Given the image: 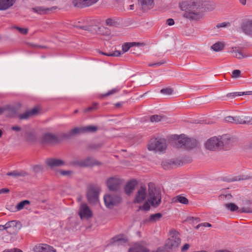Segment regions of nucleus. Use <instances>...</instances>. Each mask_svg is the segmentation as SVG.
<instances>
[{
  "label": "nucleus",
  "mask_w": 252,
  "mask_h": 252,
  "mask_svg": "<svg viewBox=\"0 0 252 252\" xmlns=\"http://www.w3.org/2000/svg\"><path fill=\"white\" fill-rule=\"evenodd\" d=\"M166 117L163 115H154L150 117V121L152 123H158L164 121Z\"/></svg>",
  "instance_id": "obj_32"
},
{
  "label": "nucleus",
  "mask_w": 252,
  "mask_h": 252,
  "mask_svg": "<svg viewBox=\"0 0 252 252\" xmlns=\"http://www.w3.org/2000/svg\"><path fill=\"white\" fill-rule=\"evenodd\" d=\"M79 215L82 219L84 218L89 219L93 216L92 211L86 204L81 205Z\"/></svg>",
  "instance_id": "obj_16"
},
{
  "label": "nucleus",
  "mask_w": 252,
  "mask_h": 252,
  "mask_svg": "<svg viewBox=\"0 0 252 252\" xmlns=\"http://www.w3.org/2000/svg\"><path fill=\"white\" fill-rule=\"evenodd\" d=\"M130 43H133L132 45V47L134 46H142V45H143L144 44L143 43H140V42H130Z\"/></svg>",
  "instance_id": "obj_61"
},
{
  "label": "nucleus",
  "mask_w": 252,
  "mask_h": 252,
  "mask_svg": "<svg viewBox=\"0 0 252 252\" xmlns=\"http://www.w3.org/2000/svg\"><path fill=\"white\" fill-rule=\"evenodd\" d=\"M14 28L17 29L21 33L23 34H26L28 32V29L27 28H23L19 27H15Z\"/></svg>",
  "instance_id": "obj_46"
},
{
  "label": "nucleus",
  "mask_w": 252,
  "mask_h": 252,
  "mask_svg": "<svg viewBox=\"0 0 252 252\" xmlns=\"http://www.w3.org/2000/svg\"><path fill=\"white\" fill-rule=\"evenodd\" d=\"M12 250V252H23V251L22 250L17 249V248H15V249H13Z\"/></svg>",
  "instance_id": "obj_63"
},
{
  "label": "nucleus",
  "mask_w": 252,
  "mask_h": 252,
  "mask_svg": "<svg viewBox=\"0 0 252 252\" xmlns=\"http://www.w3.org/2000/svg\"><path fill=\"white\" fill-rule=\"evenodd\" d=\"M5 111H6L7 116L9 117H14L18 113V109L16 107L10 105L5 106Z\"/></svg>",
  "instance_id": "obj_27"
},
{
  "label": "nucleus",
  "mask_w": 252,
  "mask_h": 252,
  "mask_svg": "<svg viewBox=\"0 0 252 252\" xmlns=\"http://www.w3.org/2000/svg\"><path fill=\"white\" fill-rule=\"evenodd\" d=\"M31 202L28 200H23L20 202L16 206V209L17 211H20L22 210L24 207L27 205L30 204Z\"/></svg>",
  "instance_id": "obj_35"
},
{
  "label": "nucleus",
  "mask_w": 252,
  "mask_h": 252,
  "mask_svg": "<svg viewBox=\"0 0 252 252\" xmlns=\"http://www.w3.org/2000/svg\"><path fill=\"white\" fill-rule=\"evenodd\" d=\"M148 202L151 205L156 208L161 203V195L160 189L156 187L154 183L150 182L148 185Z\"/></svg>",
  "instance_id": "obj_2"
},
{
  "label": "nucleus",
  "mask_w": 252,
  "mask_h": 252,
  "mask_svg": "<svg viewBox=\"0 0 252 252\" xmlns=\"http://www.w3.org/2000/svg\"><path fill=\"white\" fill-rule=\"evenodd\" d=\"M251 94H252V91L229 93L226 95V96L228 97L234 98L237 96H241L243 95H251Z\"/></svg>",
  "instance_id": "obj_31"
},
{
  "label": "nucleus",
  "mask_w": 252,
  "mask_h": 252,
  "mask_svg": "<svg viewBox=\"0 0 252 252\" xmlns=\"http://www.w3.org/2000/svg\"><path fill=\"white\" fill-rule=\"evenodd\" d=\"M147 194L146 187L145 186H141L135 194L133 202L134 203H141L143 202L146 199Z\"/></svg>",
  "instance_id": "obj_12"
},
{
  "label": "nucleus",
  "mask_w": 252,
  "mask_h": 252,
  "mask_svg": "<svg viewBox=\"0 0 252 252\" xmlns=\"http://www.w3.org/2000/svg\"><path fill=\"white\" fill-rule=\"evenodd\" d=\"M11 129L14 131H19L21 130V127L18 126H14L11 127Z\"/></svg>",
  "instance_id": "obj_58"
},
{
  "label": "nucleus",
  "mask_w": 252,
  "mask_h": 252,
  "mask_svg": "<svg viewBox=\"0 0 252 252\" xmlns=\"http://www.w3.org/2000/svg\"><path fill=\"white\" fill-rule=\"evenodd\" d=\"M221 139L222 144V149L229 148L232 146L237 141L236 138L227 134L221 136Z\"/></svg>",
  "instance_id": "obj_14"
},
{
  "label": "nucleus",
  "mask_w": 252,
  "mask_h": 252,
  "mask_svg": "<svg viewBox=\"0 0 252 252\" xmlns=\"http://www.w3.org/2000/svg\"><path fill=\"white\" fill-rule=\"evenodd\" d=\"M121 197L119 195L107 194L104 196L105 206L110 209L119 204L121 202Z\"/></svg>",
  "instance_id": "obj_10"
},
{
  "label": "nucleus",
  "mask_w": 252,
  "mask_h": 252,
  "mask_svg": "<svg viewBox=\"0 0 252 252\" xmlns=\"http://www.w3.org/2000/svg\"><path fill=\"white\" fill-rule=\"evenodd\" d=\"M30 46L35 48H43L46 49L47 47L45 46L40 45L38 44H30Z\"/></svg>",
  "instance_id": "obj_53"
},
{
  "label": "nucleus",
  "mask_w": 252,
  "mask_h": 252,
  "mask_svg": "<svg viewBox=\"0 0 252 252\" xmlns=\"http://www.w3.org/2000/svg\"><path fill=\"white\" fill-rule=\"evenodd\" d=\"M94 30L97 33L101 34L109 35L110 33V30L104 27H97L95 26L93 28Z\"/></svg>",
  "instance_id": "obj_29"
},
{
  "label": "nucleus",
  "mask_w": 252,
  "mask_h": 252,
  "mask_svg": "<svg viewBox=\"0 0 252 252\" xmlns=\"http://www.w3.org/2000/svg\"><path fill=\"white\" fill-rule=\"evenodd\" d=\"M100 188L97 186H91L87 190L86 196L90 204L95 205L98 202Z\"/></svg>",
  "instance_id": "obj_6"
},
{
  "label": "nucleus",
  "mask_w": 252,
  "mask_h": 252,
  "mask_svg": "<svg viewBox=\"0 0 252 252\" xmlns=\"http://www.w3.org/2000/svg\"><path fill=\"white\" fill-rule=\"evenodd\" d=\"M5 111V106L0 107V115L2 114Z\"/></svg>",
  "instance_id": "obj_62"
},
{
  "label": "nucleus",
  "mask_w": 252,
  "mask_h": 252,
  "mask_svg": "<svg viewBox=\"0 0 252 252\" xmlns=\"http://www.w3.org/2000/svg\"><path fill=\"white\" fill-rule=\"evenodd\" d=\"M165 63V61H161V62H157L156 63H149L148 65L151 67L159 66L162 65V64L164 63Z\"/></svg>",
  "instance_id": "obj_50"
},
{
  "label": "nucleus",
  "mask_w": 252,
  "mask_h": 252,
  "mask_svg": "<svg viewBox=\"0 0 252 252\" xmlns=\"http://www.w3.org/2000/svg\"><path fill=\"white\" fill-rule=\"evenodd\" d=\"M6 175L9 176H13L15 177H17L19 176H24L27 174L26 173H21V172H18L16 171H13V172H10L7 173Z\"/></svg>",
  "instance_id": "obj_37"
},
{
  "label": "nucleus",
  "mask_w": 252,
  "mask_h": 252,
  "mask_svg": "<svg viewBox=\"0 0 252 252\" xmlns=\"http://www.w3.org/2000/svg\"><path fill=\"white\" fill-rule=\"evenodd\" d=\"M138 2L143 11L153 8L155 5L154 0H138Z\"/></svg>",
  "instance_id": "obj_23"
},
{
  "label": "nucleus",
  "mask_w": 252,
  "mask_h": 252,
  "mask_svg": "<svg viewBox=\"0 0 252 252\" xmlns=\"http://www.w3.org/2000/svg\"><path fill=\"white\" fill-rule=\"evenodd\" d=\"M39 112V109L37 107H35L23 114L18 115V117L20 120H28L33 116L38 115Z\"/></svg>",
  "instance_id": "obj_17"
},
{
  "label": "nucleus",
  "mask_w": 252,
  "mask_h": 252,
  "mask_svg": "<svg viewBox=\"0 0 252 252\" xmlns=\"http://www.w3.org/2000/svg\"><path fill=\"white\" fill-rule=\"evenodd\" d=\"M225 207L232 212L235 211L238 209V206L234 203H232L225 204Z\"/></svg>",
  "instance_id": "obj_36"
},
{
  "label": "nucleus",
  "mask_w": 252,
  "mask_h": 252,
  "mask_svg": "<svg viewBox=\"0 0 252 252\" xmlns=\"http://www.w3.org/2000/svg\"><path fill=\"white\" fill-rule=\"evenodd\" d=\"M224 120L225 122L234 124L235 117L227 116L225 118Z\"/></svg>",
  "instance_id": "obj_49"
},
{
  "label": "nucleus",
  "mask_w": 252,
  "mask_h": 252,
  "mask_svg": "<svg viewBox=\"0 0 252 252\" xmlns=\"http://www.w3.org/2000/svg\"><path fill=\"white\" fill-rule=\"evenodd\" d=\"M119 89H117V88H115V89H113L109 91H108L107 93L105 94H102V96L103 97H104V96H109V95H112L113 94H114L115 93H117L119 92Z\"/></svg>",
  "instance_id": "obj_41"
},
{
  "label": "nucleus",
  "mask_w": 252,
  "mask_h": 252,
  "mask_svg": "<svg viewBox=\"0 0 252 252\" xmlns=\"http://www.w3.org/2000/svg\"><path fill=\"white\" fill-rule=\"evenodd\" d=\"M150 206L148 202H146L142 206L139 207V209L148 211L150 209Z\"/></svg>",
  "instance_id": "obj_47"
},
{
  "label": "nucleus",
  "mask_w": 252,
  "mask_h": 252,
  "mask_svg": "<svg viewBox=\"0 0 252 252\" xmlns=\"http://www.w3.org/2000/svg\"><path fill=\"white\" fill-rule=\"evenodd\" d=\"M189 244H185L181 248V251L182 252H185L187 251L189 248Z\"/></svg>",
  "instance_id": "obj_56"
},
{
  "label": "nucleus",
  "mask_w": 252,
  "mask_h": 252,
  "mask_svg": "<svg viewBox=\"0 0 252 252\" xmlns=\"http://www.w3.org/2000/svg\"><path fill=\"white\" fill-rule=\"evenodd\" d=\"M238 212L240 213H252V209L249 208V207H243L241 208L240 210H239Z\"/></svg>",
  "instance_id": "obj_42"
},
{
  "label": "nucleus",
  "mask_w": 252,
  "mask_h": 252,
  "mask_svg": "<svg viewBox=\"0 0 252 252\" xmlns=\"http://www.w3.org/2000/svg\"><path fill=\"white\" fill-rule=\"evenodd\" d=\"M101 163L99 161L90 157L87 158L85 159L82 160V167L99 165Z\"/></svg>",
  "instance_id": "obj_24"
},
{
  "label": "nucleus",
  "mask_w": 252,
  "mask_h": 252,
  "mask_svg": "<svg viewBox=\"0 0 252 252\" xmlns=\"http://www.w3.org/2000/svg\"><path fill=\"white\" fill-rule=\"evenodd\" d=\"M123 183V180L116 176L108 178L106 182L108 188L112 191L118 190Z\"/></svg>",
  "instance_id": "obj_11"
},
{
  "label": "nucleus",
  "mask_w": 252,
  "mask_h": 252,
  "mask_svg": "<svg viewBox=\"0 0 252 252\" xmlns=\"http://www.w3.org/2000/svg\"><path fill=\"white\" fill-rule=\"evenodd\" d=\"M138 182L135 179L131 180L128 181L124 187V191L126 194L130 195L135 189Z\"/></svg>",
  "instance_id": "obj_21"
},
{
  "label": "nucleus",
  "mask_w": 252,
  "mask_h": 252,
  "mask_svg": "<svg viewBox=\"0 0 252 252\" xmlns=\"http://www.w3.org/2000/svg\"><path fill=\"white\" fill-rule=\"evenodd\" d=\"M97 127L94 126H88L85 127H75L68 132L63 134L62 137L65 139H70L73 136L87 132H95Z\"/></svg>",
  "instance_id": "obj_3"
},
{
  "label": "nucleus",
  "mask_w": 252,
  "mask_h": 252,
  "mask_svg": "<svg viewBox=\"0 0 252 252\" xmlns=\"http://www.w3.org/2000/svg\"><path fill=\"white\" fill-rule=\"evenodd\" d=\"M33 170L35 172H38L42 170V167L41 165H36L33 166Z\"/></svg>",
  "instance_id": "obj_54"
},
{
  "label": "nucleus",
  "mask_w": 252,
  "mask_h": 252,
  "mask_svg": "<svg viewBox=\"0 0 252 252\" xmlns=\"http://www.w3.org/2000/svg\"><path fill=\"white\" fill-rule=\"evenodd\" d=\"M166 142L163 138H152L150 140L148 149L150 151H153L155 153H162L166 149Z\"/></svg>",
  "instance_id": "obj_4"
},
{
  "label": "nucleus",
  "mask_w": 252,
  "mask_h": 252,
  "mask_svg": "<svg viewBox=\"0 0 252 252\" xmlns=\"http://www.w3.org/2000/svg\"><path fill=\"white\" fill-rule=\"evenodd\" d=\"M77 28L90 32L93 31V27L90 26H76Z\"/></svg>",
  "instance_id": "obj_45"
},
{
  "label": "nucleus",
  "mask_w": 252,
  "mask_h": 252,
  "mask_svg": "<svg viewBox=\"0 0 252 252\" xmlns=\"http://www.w3.org/2000/svg\"><path fill=\"white\" fill-rule=\"evenodd\" d=\"M133 43H130V42H126L124 43L122 45V50L123 53H125L127 52L130 47H132Z\"/></svg>",
  "instance_id": "obj_40"
},
{
  "label": "nucleus",
  "mask_w": 252,
  "mask_h": 252,
  "mask_svg": "<svg viewBox=\"0 0 252 252\" xmlns=\"http://www.w3.org/2000/svg\"><path fill=\"white\" fill-rule=\"evenodd\" d=\"M239 1L243 5H245L246 4V0H239Z\"/></svg>",
  "instance_id": "obj_64"
},
{
  "label": "nucleus",
  "mask_w": 252,
  "mask_h": 252,
  "mask_svg": "<svg viewBox=\"0 0 252 252\" xmlns=\"http://www.w3.org/2000/svg\"><path fill=\"white\" fill-rule=\"evenodd\" d=\"M98 0H73L72 3L75 7H84L92 5Z\"/></svg>",
  "instance_id": "obj_20"
},
{
  "label": "nucleus",
  "mask_w": 252,
  "mask_h": 252,
  "mask_svg": "<svg viewBox=\"0 0 252 252\" xmlns=\"http://www.w3.org/2000/svg\"><path fill=\"white\" fill-rule=\"evenodd\" d=\"M241 71L236 69L232 71V77L234 78H238L240 76Z\"/></svg>",
  "instance_id": "obj_48"
},
{
  "label": "nucleus",
  "mask_w": 252,
  "mask_h": 252,
  "mask_svg": "<svg viewBox=\"0 0 252 252\" xmlns=\"http://www.w3.org/2000/svg\"><path fill=\"white\" fill-rule=\"evenodd\" d=\"M230 52L234 54V57L238 59L251 56L249 54L245 52L242 48L239 47H233Z\"/></svg>",
  "instance_id": "obj_19"
},
{
  "label": "nucleus",
  "mask_w": 252,
  "mask_h": 252,
  "mask_svg": "<svg viewBox=\"0 0 252 252\" xmlns=\"http://www.w3.org/2000/svg\"><path fill=\"white\" fill-rule=\"evenodd\" d=\"M70 164L75 167L79 166L82 167V160H73L70 162Z\"/></svg>",
  "instance_id": "obj_43"
},
{
  "label": "nucleus",
  "mask_w": 252,
  "mask_h": 252,
  "mask_svg": "<svg viewBox=\"0 0 252 252\" xmlns=\"http://www.w3.org/2000/svg\"><path fill=\"white\" fill-rule=\"evenodd\" d=\"M170 237L168 238L166 246L168 249H175L178 247L181 243V239L179 237V233L174 229L170 231Z\"/></svg>",
  "instance_id": "obj_7"
},
{
  "label": "nucleus",
  "mask_w": 252,
  "mask_h": 252,
  "mask_svg": "<svg viewBox=\"0 0 252 252\" xmlns=\"http://www.w3.org/2000/svg\"><path fill=\"white\" fill-rule=\"evenodd\" d=\"M227 25V23H226L225 22H223V23H222L221 24H218L216 27L218 28H221V27H224L226 26Z\"/></svg>",
  "instance_id": "obj_60"
},
{
  "label": "nucleus",
  "mask_w": 252,
  "mask_h": 252,
  "mask_svg": "<svg viewBox=\"0 0 252 252\" xmlns=\"http://www.w3.org/2000/svg\"><path fill=\"white\" fill-rule=\"evenodd\" d=\"M56 8H57V7L55 6H53L50 8H44L42 7H37L32 8V10L34 12H35L38 14H42L46 13V12L47 11H49L52 9H56Z\"/></svg>",
  "instance_id": "obj_30"
},
{
  "label": "nucleus",
  "mask_w": 252,
  "mask_h": 252,
  "mask_svg": "<svg viewBox=\"0 0 252 252\" xmlns=\"http://www.w3.org/2000/svg\"><path fill=\"white\" fill-rule=\"evenodd\" d=\"M35 252H56V250L52 246L47 244H39L33 248Z\"/></svg>",
  "instance_id": "obj_22"
},
{
  "label": "nucleus",
  "mask_w": 252,
  "mask_h": 252,
  "mask_svg": "<svg viewBox=\"0 0 252 252\" xmlns=\"http://www.w3.org/2000/svg\"><path fill=\"white\" fill-rule=\"evenodd\" d=\"M198 144V143L196 139L187 137L184 135H181L178 139L176 143V146L177 148L191 149L196 147Z\"/></svg>",
  "instance_id": "obj_5"
},
{
  "label": "nucleus",
  "mask_w": 252,
  "mask_h": 252,
  "mask_svg": "<svg viewBox=\"0 0 252 252\" xmlns=\"http://www.w3.org/2000/svg\"><path fill=\"white\" fill-rule=\"evenodd\" d=\"M173 92V90L172 89L170 88H166L162 89L160 90V93L163 94H165L166 95H170L172 94Z\"/></svg>",
  "instance_id": "obj_39"
},
{
  "label": "nucleus",
  "mask_w": 252,
  "mask_h": 252,
  "mask_svg": "<svg viewBox=\"0 0 252 252\" xmlns=\"http://www.w3.org/2000/svg\"><path fill=\"white\" fill-rule=\"evenodd\" d=\"M234 124L252 125V118L248 117L235 116Z\"/></svg>",
  "instance_id": "obj_25"
},
{
  "label": "nucleus",
  "mask_w": 252,
  "mask_h": 252,
  "mask_svg": "<svg viewBox=\"0 0 252 252\" xmlns=\"http://www.w3.org/2000/svg\"><path fill=\"white\" fill-rule=\"evenodd\" d=\"M205 147L210 151H216L222 149L221 136H215L209 139L205 143Z\"/></svg>",
  "instance_id": "obj_8"
},
{
  "label": "nucleus",
  "mask_w": 252,
  "mask_h": 252,
  "mask_svg": "<svg viewBox=\"0 0 252 252\" xmlns=\"http://www.w3.org/2000/svg\"><path fill=\"white\" fill-rule=\"evenodd\" d=\"M60 173L61 175L65 176L72 173L71 171H66V170H60Z\"/></svg>",
  "instance_id": "obj_52"
},
{
  "label": "nucleus",
  "mask_w": 252,
  "mask_h": 252,
  "mask_svg": "<svg viewBox=\"0 0 252 252\" xmlns=\"http://www.w3.org/2000/svg\"><path fill=\"white\" fill-rule=\"evenodd\" d=\"M5 230L10 235H15L21 229L22 224L18 220H11L4 225Z\"/></svg>",
  "instance_id": "obj_9"
},
{
  "label": "nucleus",
  "mask_w": 252,
  "mask_h": 252,
  "mask_svg": "<svg viewBox=\"0 0 252 252\" xmlns=\"http://www.w3.org/2000/svg\"><path fill=\"white\" fill-rule=\"evenodd\" d=\"M241 29L245 34L252 37V19L244 20L241 25Z\"/></svg>",
  "instance_id": "obj_15"
},
{
  "label": "nucleus",
  "mask_w": 252,
  "mask_h": 252,
  "mask_svg": "<svg viewBox=\"0 0 252 252\" xmlns=\"http://www.w3.org/2000/svg\"><path fill=\"white\" fill-rule=\"evenodd\" d=\"M166 23L168 25V26H172L174 24V21L173 19L172 18H169V19H168L167 20H166Z\"/></svg>",
  "instance_id": "obj_55"
},
{
  "label": "nucleus",
  "mask_w": 252,
  "mask_h": 252,
  "mask_svg": "<svg viewBox=\"0 0 252 252\" xmlns=\"http://www.w3.org/2000/svg\"><path fill=\"white\" fill-rule=\"evenodd\" d=\"M106 24L109 26H114L116 25L117 22L112 19L108 18L106 20Z\"/></svg>",
  "instance_id": "obj_44"
},
{
  "label": "nucleus",
  "mask_w": 252,
  "mask_h": 252,
  "mask_svg": "<svg viewBox=\"0 0 252 252\" xmlns=\"http://www.w3.org/2000/svg\"><path fill=\"white\" fill-rule=\"evenodd\" d=\"M179 7L184 11V18L190 21H198L202 18L205 12L214 10L216 4L212 1L189 0L180 3Z\"/></svg>",
  "instance_id": "obj_1"
},
{
  "label": "nucleus",
  "mask_w": 252,
  "mask_h": 252,
  "mask_svg": "<svg viewBox=\"0 0 252 252\" xmlns=\"http://www.w3.org/2000/svg\"><path fill=\"white\" fill-rule=\"evenodd\" d=\"M121 55V52L119 51H116L114 52L111 53L110 55H112V56L118 57Z\"/></svg>",
  "instance_id": "obj_59"
},
{
  "label": "nucleus",
  "mask_w": 252,
  "mask_h": 252,
  "mask_svg": "<svg viewBox=\"0 0 252 252\" xmlns=\"http://www.w3.org/2000/svg\"><path fill=\"white\" fill-rule=\"evenodd\" d=\"M10 190L7 188H3L0 189V194L1 193H7L9 192Z\"/></svg>",
  "instance_id": "obj_57"
},
{
  "label": "nucleus",
  "mask_w": 252,
  "mask_h": 252,
  "mask_svg": "<svg viewBox=\"0 0 252 252\" xmlns=\"http://www.w3.org/2000/svg\"><path fill=\"white\" fill-rule=\"evenodd\" d=\"M58 141V136L56 134L50 132L44 133L40 138V142L42 144H52Z\"/></svg>",
  "instance_id": "obj_13"
},
{
  "label": "nucleus",
  "mask_w": 252,
  "mask_h": 252,
  "mask_svg": "<svg viewBox=\"0 0 252 252\" xmlns=\"http://www.w3.org/2000/svg\"><path fill=\"white\" fill-rule=\"evenodd\" d=\"M205 226V227H211L212 225L211 223H208V222H204V223H200V224H198V225H197L196 228H198L200 226Z\"/></svg>",
  "instance_id": "obj_51"
},
{
  "label": "nucleus",
  "mask_w": 252,
  "mask_h": 252,
  "mask_svg": "<svg viewBox=\"0 0 252 252\" xmlns=\"http://www.w3.org/2000/svg\"><path fill=\"white\" fill-rule=\"evenodd\" d=\"M98 103L97 102H94L93 103V105L92 106L88 107V108L84 109V112L85 113L86 112H89L91 111H94L96 110L98 108Z\"/></svg>",
  "instance_id": "obj_38"
},
{
  "label": "nucleus",
  "mask_w": 252,
  "mask_h": 252,
  "mask_svg": "<svg viewBox=\"0 0 252 252\" xmlns=\"http://www.w3.org/2000/svg\"><path fill=\"white\" fill-rule=\"evenodd\" d=\"M224 47L223 43L218 42L211 46V49L215 52H219L222 50Z\"/></svg>",
  "instance_id": "obj_33"
},
{
  "label": "nucleus",
  "mask_w": 252,
  "mask_h": 252,
  "mask_svg": "<svg viewBox=\"0 0 252 252\" xmlns=\"http://www.w3.org/2000/svg\"><path fill=\"white\" fill-rule=\"evenodd\" d=\"M161 217L162 215L160 213L152 214L150 216L149 219L148 220H146V221L152 222H156Z\"/></svg>",
  "instance_id": "obj_34"
},
{
  "label": "nucleus",
  "mask_w": 252,
  "mask_h": 252,
  "mask_svg": "<svg viewBox=\"0 0 252 252\" xmlns=\"http://www.w3.org/2000/svg\"><path fill=\"white\" fill-rule=\"evenodd\" d=\"M16 0H0V10H4L13 6Z\"/></svg>",
  "instance_id": "obj_26"
},
{
  "label": "nucleus",
  "mask_w": 252,
  "mask_h": 252,
  "mask_svg": "<svg viewBox=\"0 0 252 252\" xmlns=\"http://www.w3.org/2000/svg\"><path fill=\"white\" fill-rule=\"evenodd\" d=\"M45 163L52 169L56 167H60L65 164V162L63 160L54 158L46 159Z\"/></svg>",
  "instance_id": "obj_18"
},
{
  "label": "nucleus",
  "mask_w": 252,
  "mask_h": 252,
  "mask_svg": "<svg viewBox=\"0 0 252 252\" xmlns=\"http://www.w3.org/2000/svg\"><path fill=\"white\" fill-rule=\"evenodd\" d=\"M172 202L173 203H177L180 202V203L187 205L189 204V200L185 197L181 195H179L176 196V197L173 198Z\"/></svg>",
  "instance_id": "obj_28"
}]
</instances>
